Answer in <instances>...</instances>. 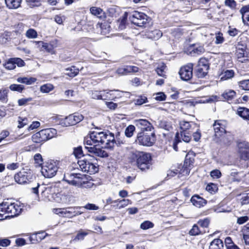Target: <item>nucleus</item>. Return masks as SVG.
Segmentation results:
<instances>
[{
	"mask_svg": "<svg viewBox=\"0 0 249 249\" xmlns=\"http://www.w3.org/2000/svg\"><path fill=\"white\" fill-rule=\"evenodd\" d=\"M116 144L113 133L109 131H93L89 138L84 141L85 148L88 152L100 157H107V153L104 150L95 146L102 145V147L112 149Z\"/></svg>",
	"mask_w": 249,
	"mask_h": 249,
	"instance_id": "f257e3e1",
	"label": "nucleus"
},
{
	"mask_svg": "<svg viewBox=\"0 0 249 249\" xmlns=\"http://www.w3.org/2000/svg\"><path fill=\"white\" fill-rule=\"evenodd\" d=\"M128 158L131 161H136L137 167L142 171H146L152 166L151 154L144 152L133 150L130 151Z\"/></svg>",
	"mask_w": 249,
	"mask_h": 249,
	"instance_id": "f03ea898",
	"label": "nucleus"
},
{
	"mask_svg": "<svg viewBox=\"0 0 249 249\" xmlns=\"http://www.w3.org/2000/svg\"><path fill=\"white\" fill-rule=\"evenodd\" d=\"M77 163L82 171L89 174H93L98 171L97 160L89 154L79 160Z\"/></svg>",
	"mask_w": 249,
	"mask_h": 249,
	"instance_id": "7ed1b4c3",
	"label": "nucleus"
},
{
	"mask_svg": "<svg viewBox=\"0 0 249 249\" xmlns=\"http://www.w3.org/2000/svg\"><path fill=\"white\" fill-rule=\"evenodd\" d=\"M154 131L150 132H139L137 136L136 142L140 145L146 146L153 145L156 142Z\"/></svg>",
	"mask_w": 249,
	"mask_h": 249,
	"instance_id": "20e7f679",
	"label": "nucleus"
},
{
	"mask_svg": "<svg viewBox=\"0 0 249 249\" xmlns=\"http://www.w3.org/2000/svg\"><path fill=\"white\" fill-rule=\"evenodd\" d=\"M132 23L139 27H146L149 23V18L143 13L134 11L129 17Z\"/></svg>",
	"mask_w": 249,
	"mask_h": 249,
	"instance_id": "39448f33",
	"label": "nucleus"
},
{
	"mask_svg": "<svg viewBox=\"0 0 249 249\" xmlns=\"http://www.w3.org/2000/svg\"><path fill=\"white\" fill-rule=\"evenodd\" d=\"M57 163L53 161L46 162L41 167V173L46 178L54 177L58 170Z\"/></svg>",
	"mask_w": 249,
	"mask_h": 249,
	"instance_id": "423d86ee",
	"label": "nucleus"
},
{
	"mask_svg": "<svg viewBox=\"0 0 249 249\" xmlns=\"http://www.w3.org/2000/svg\"><path fill=\"white\" fill-rule=\"evenodd\" d=\"M84 178V176L80 174L68 173L64 174L63 180L72 185L81 187L85 184L83 180Z\"/></svg>",
	"mask_w": 249,
	"mask_h": 249,
	"instance_id": "0eeeda50",
	"label": "nucleus"
},
{
	"mask_svg": "<svg viewBox=\"0 0 249 249\" xmlns=\"http://www.w3.org/2000/svg\"><path fill=\"white\" fill-rule=\"evenodd\" d=\"M209 64L205 58H201L198 61L196 74L198 78H203L208 73Z\"/></svg>",
	"mask_w": 249,
	"mask_h": 249,
	"instance_id": "6e6552de",
	"label": "nucleus"
},
{
	"mask_svg": "<svg viewBox=\"0 0 249 249\" xmlns=\"http://www.w3.org/2000/svg\"><path fill=\"white\" fill-rule=\"evenodd\" d=\"M14 178L17 183L21 184L29 183L35 179L31 173L25 171L19 172L16 174Z\"/></svg>",
	"mask_w": 249,
	"mask_h": 249,
	"instance_id": "1a4fd4ad",
	"label": "nucleus"
},
{
	"mask_svg": "<svg viewBox=\"0 0 249 249\" xmlns=\"http://www.w3.org/2000/svg\"><path fill=\"white\" fill-rule=\"evenodd\" d=\"M193 64L189 63L187 65L182 67L179 71L180 78L184 81H188L193 76Z\"/></svg>",
	"mask_w": 249,
	"mask_h": 249,
	"instance_id": "9d476101",
	"label": "nucleus"
},
{
	"mask_svg": "<svg viewBox=\"0 0 249 249\" xmlns=\"http://www.w3.org/2000/svg\"><path fill=\"white\" fill-rule=\"evenodd\" d=\"M135 125L140 129V132L154 131L152 124L146 119H139L135 121Z\"/></svg>",
	"mask_w": 249,
	"mask_h": 249,
	"instance_id": "9b49d317",
	"label": "nucleus"
},
{
	"mask_svg": "<svg viewBox=\"0 0 249 249\" xmlns=\"http://www.w3.org/2000/svg\"><path fill=\"white\" fill-rule=\"evenodd\" d=\"M5 204V208L7 211V213L9 217H13L18 215L21 209L20 206L17 203H12L9 202H3Z\"/></svg>",
	"mask_w": 249,
	"mask_h": 249,
	"instance_id": "f8f14e48",
	"label": "nucleus"
},
{
	"mask_svg": "<svg viewBox=\"0 0 249 249\" xmlns=\"http://www.w3.org/2000/svg\"><path fill=\"white\" fill-rule=\"evenodd\" d=\"M84 118L83 116L79 113H74L66 117L65 124L68 125H74L80 122Z\"/></svg>",
	"mask_w": 249,
	"mask_h": 249,
	"instance_id": "ddd939ff",
	"label": "nucleus"
},
{
	"mask_svg": "<svg viewBox=\"0 0 249 249\" xmlns=\"http://www.w3.org/2000/svg\"><path fill=\"white\" fill-rule=\"evenodd\" d=\"M226 122L223 120H217L214 122L213 124L215 136L219 137L226 133Z\"/></svg>",
	"mask_w": 249,
	"mask_h": 249,
	"instance_id": "4468645a",
	"label": "nucleus"
},
{
	"mask_svg": "<svg viewBox=\"0 0 249 249\" xmlns=\"http://www.w3.org/2000/svg\"><path fill=\"white\" fill-rule=\"evenodd\" d=\"M195 154L193 151H190L186 155L183 167L184 170L183 172L185 174H188L190 172V169L191 166L193 165L195 161Z\"/></svg>",
	"mask_w": 249,
	"mask_h": 249,
	"instance_id": "2eb2a0df",
	"label": "nucleus"
},
{
	"mask_svg": "<svg viewBox=\"0 0 249 249\" xmlns=\"http://www.w3.org/2000/svg\"><path fill=\"white\" fill-rule=\"evenodd\" d=\"M180 128L181 132H192L195 128L198 126L197 124L193 122H187L181 121L179 123Z\"/></svg>",
	"mask_w": 249,
	"mask_h": 249,
	"instance_id": "dca6fc26",
	"label": "nucleus"
},
{
	"mask_svg": "<svg viewBox=\"0 0 249 249\" xmlns=\"http://www.w3.org/2000/svg\"><path fill=\"white\" fill-rule=\"evenodd\" d=\"M81 207H69L68 208H64V213L63 217L71 218L76 215H80L82 213V212L78 211L79 209Z\"/></svg>",
	"mask_w": 249,
	"mask_h": 249,
	"instance_id": "f3484780",
	"label": "nucleus"
},
{
	"mask_svg": "<svg viewBox=\"0 0 249 249\" xmlns=\"http://www.w3.org/2000/svg\"><path fill=\"white\" fill-rule=\"evenodd\" d=\"M39 132L44 142L53 138L57 133L56 129L54 128L42 129Z\"/></svg>",
	"mask_w": 249,
	"mask_h": 249,
	"instance_id": "a211bd4d",
	"label": "nucleus"
},
{
	"mask_svg": "<svg viewBox=\"0 0 249 249\" xmlns=\"http://www.w3.org/2000/svg\"><path fill=\"white\" fill-rule=\"evenodd\" d=\"M47 235V233L43 231H41L31 234L29 237V240L32 244H36L40 242Z\"/></svg>",
	"mask_w": 249,
	"mask_h": 249,
	"instance_id": "6ab92c4d",
	"label": "nucleus"
},
{
	"mask_svg": "<svg viewBox=\"0 0 249 249\" xmlns=\"http://www.w3.org/2000/svg\"><path fill=\"white\" fill-rule=\"evenodd\" d=\"M191 201L193 205L198 208L203 207L207 203V201L198 195L193 196L191 199Z\"/></svg>",
	"mask_w": 249,
	"mask_h": 249,
	"instance_id": "aec40b11",
	"label": "nucleus"
},
{
	"mask_svg": "<svg viewBox=\"0 0 249 249\" xmlns=\"http://www.w3.org/2000/svg\"><path fill=\"white\" fill-rule=\"evenodd\" d=\"M235 74L234 71L232 70H223L219 76L220 78V80H227L232 78Z\"/></svg>",
	"mask_w": 249,
	"mask_h": 249,
	"instance_id": "412c9836",
	"label": "nucleus"
},
{
	"mask_svg": "<svg viewBox=\"0 0 249 249\" xmlns=\"http://www.w3.org/2000/svg\"><path fill=\"white\" fill-rule=\"evenodd\" d=\"M6 6L10 9H16L20 6L22 0H4Z\"/></svg>",
	"mask_w": 249,
	"mask_h": 249,
	"instance_id": "4be33fe9",
	"label": "nucleus"
},
{
	"mask_svg": "<svg viewBox=\"0 0 249 249\" xmlns=\"http://www.w3.org/2000/svg\"><path fill=\"white\" fill-rule=\"evenodd\" d=\"M236 114L243 119L249 121V109L245 107H239L237 109Z\"/></svg>",
	"mask_w": 249,
	"mask_h": 249,
	"instance_id": "5701e85b",
	"label": "nucleus"
},
{
	"mask_svg": "<svg viewBox=\"0 0 249 249\" xmlns=\"http://www.w3.org/2000/svg\"><path fill=\"white\" fill-rule=\"evenodd\" d=\"M146 36L148 38L158 40L162 36V32L158 29L147 32Z\"/></svg>",
	"mask_w": 249,
	"mask_h": 249,
	"instance_id": "b1692460",
	"label": "nucleus"
},
{
	"mask_svg": "<svg viewBox=\"0 0 249 249\" xmlns=\"http://www.w3.org/2000/svg\"><path fill=\"white\" fill-rule=\"evenodd\" d=\"M209 249H224L223 241L220 239H215L210 245Z\"/></svg>",
	"mask_w": 249,
	"mask_h": 249,
	"instance_id": "393cba45",
	"label": "nucleus"
},
{
	"mask_svg": "<svg viewBox=\"0 0 249 249\" xmlns=\"http://www.w3.org/2000/svg\"><path fill=\"white\" fill-rule=\"evenodd\" d=\"M189 51L191 53L200 54L204 52L205 49L201 46H196L195 44H193L190 46Z\"/></svg>",
	"mask_w": 249,
	"mask_h": 249,
	"instance_id": "a878e982",
	"label": "nucleus"
},
{
	"mask_svg": "<svg viewBox=\"0 0 249 249\" xmlns=\"http://www.w3.org/2000/svg\"><path fill=\"white\" fill-rule=\"evenodd\" d=\"M236 92L231 89L225 91L222 94V97L228 101L231 100L235 96Z\"/></svg>",
	"mask_w": 249,
	"mask_h": 249,
	"instance_id": "bb28decb",
	"label": "nucleus"
},
{
	"mask_svg": "<svg viewBox=\"0 0 249 249\" xmlns=\"http://www.w3.org/2000/svg\"><path fill=\"white\" fill-rule=\"evenodd\" d=\"M18 83L26 84V85H31L34 83L36 79L34 77H19L17 79Z\"/></svg>",
	"mask_w": 249,
	"mask_h": 249,
	"instance_id": "cd10ccee",
	"label": "nucleus"
},
{
	"mask_svg": "<svg viewBox=\"0 0 249 249\" xmlns=\"http://www.w3.org/2000/svg\"><path fill=\"white\" fill-rule=\"evenodd\" d=\"M243 238L246 245L249 246V226L244 227L243 230Z\"/></svg>",
	"mask_w": 249,
	"mask_h": 249,
	"instance_id": "c85d7f7f",
	"label": "nucleus"
},
{
	"mask_svg": "<svg viewBox=\"0 0 249 249\" xmlns=\"http://www.w3.org/2000/svg\"><path fill=\"white\" fill-rule=\"evenodd\" d=\"M5 206V204L3 202L0 204V220L5 219L9 217L8 215H7L8 213Z\"/></svg>",
	"mask_w": 249,
	"mask_h": 249,
	"instance_id": "c756f323",
	"label": "nucleus"
},
{
	"mask_svg": "<svg viewBox=\"0 0 249 249\" xmlns=\"http://www.w3.org/2000/svg\"><path fill=\"white\" fill-rule=\"evenodd\" d=\"M79 72V70L75 67H71L66 69V74L70 77H74Z\"/></svg>",
	"mask_w": 249,
	"mask_h": 249,
	"instance_id": "7c9ffc66",
	"label": "nucleus"
},
{
	"mask_svg": "<svg viewBox=\"0 0 249 249\" xmlns=\"http://www.w3.org/2000/svg\"><path fill=\"white\" fill-rule=\"evenodd\" d=\"M238 152L249 149V143L247 142H239L237 143Z\"/></svg>",
	"mask_w": 249,
	"mask_h": 249,
	"instance_id": "2f4dec72",
	"label": "nucleus"
},
{
	"mask_svg": "<svg viewBox=\"0 0 249 249\" xmlns=\"http://www.w3.org/2000/svg\"><path fill=\"white\" fill-rule=\"evenodd\" d=\"M236 53L238 59L244 58L243 60H239V61L243 62L247 60V59L245 58V57H247V52L246 51H243V49H237V50H236Z\"/></svg>",
	"mask_w": 249,
	"mask_h": 249,
	"instance_id": "473e14b6",
	"label": "nucleus"
},
{
	"mask_svg": "<svg viewBox=\"0 0 249 249\" xmlns=\"http://www.w3.org/2000/svg\"><path fill=\"white\" fill-rule=\"evenodd\" d=\"M190 132H180L179 133L180 140L182 139V140L185 142H189L191 139V137L190 134Z\"/></svg>",
	"mask_w": 249,
	"mask_h": 249,
	"instance_id": "72a5a7b5",
	"label": "nucleus"
},
{
	"mask_svg": "<svg viewBox=\"0 0 249 249\" xmlns=\"http://www.w3.org/2000/svg\"><path fill=\"white\" fill-rule=\"evenodd\" d=\"M89 234L88 231H84L82 230L79 231L74 239L75 241L83 240L85 237Z\"/></svg>",
	"mask_w": 249,
	"mask_h": 249,
	"instance_id": "f704fd0d",
	"label": "nucleus"
},
{
	"mask_svg": "<svg viewBox=\"0 0 249 249\" xmlns=\"http://www.w3.org/2000/svg\"><path fill=\"white\" fill-rule=\"evenodd\" d=\"M35 164L36 167H39L43 164V159L42 156L39 154H36L34 156Z\"/></svg>",
	"mask_w": 249,
	"mask_h": 249,
	"instance_id": "c9c22d12",
	"label": "nucleus"
},
{
	"mask_svg": "<svg viewBox=\"0 0 249 249\" xmlns=\"http://www.w3.org/2000/svg\"><path fill=\"white\" fill-rule=\"evenodd\" d=\"M53 89V86L51 84H44L41 86L40 91L43 93H48Z\"/></svg>",
	"mask_w": 249,
	"mask_h": 249,
	"instance_id": "e433bc0d",
	"label": "nucleus"
},
{
	"mask_svg": "<svg viewBox=\"0 0 249 249\" xmlns=\"http://www.w3.org/2000/svg\"><path fill=\"white\" fill-rule=\"evenodd\" d=\"M166 66L162 64L160 67H158L156 69L157 74L162 77L166 78V74L165 70Z\"/></svg>",
	"mask_w": 249,
	"mask_h": 249,
	"instance_id": "4c0bfd02",
	"label": "nucleus"
},
{
	"mask_svg": "<svg viewBox=\"0 0 249 249\" xmlns=\"http://www.w3.org/2000/svg\"><path fill=\"white\" fill-rule=\"evenodd\" d=\"M32 140L33 142L36 143H40L44 142V140L42 138V136L39 131L32 136Z\"/></svg>",
	"mask_w": 249,
	"mask_h": 249,
	"instance_id": "58836bf2",
	"label": "nucleus"
},
{
	"mask_svg": "<svg viewBox=\"0 0 249 249\" xmlns=\"http://www.w3.org/2000/svg\"><path fill=\"white\" fill-rule=\"evenodd\" d=\"M241 160H249V149L247 150L238 152Z\"/></svg>",
	"mask_w": 249,
	"mask_h": 249,
	"instance_id": "ea45409f",
	"label": "nucleus"
},
{
	"mask_svg": "<svg viewBox=\"0 0 249 249\" xmlns=\"http://www.w3.org/2000/svg\"><path fill=\"white\" fill-rule=\"evenodd\" d=\"M9 89L12 91H16L21 92L24 89V86L21 85L12 84L10 86Z\"/></svg>",
	"mask_w": 249,
	"mask_h": 249,
	"instance_id": "a19ab883",
	"label": "nucleus"
},
{
	"mask_svg": "<svg viewBox=\"0 0 249 249\" xmlns=\"http://www.w3.org/2000/svg\"><path fill=\"white\" fill-rule=\"evenodd\" d=\"M135 130V127L133 125H128L125 129V134L127 137H131Z\"/></svg>",
	"mask_w": 249,
	"mask_h": 249,
	"instance_id": "79ce46f5",
	"label": "nucleus"
},
{
	"mask_svg": "<svg viewBox=\"0 0 249 249\" xmlns=\"http://www.w3.org/2000/svg\"><path fill=\"white\" fill-rule=\"evenodd\" d=\"M90 13L98 17H101V14L103 12V10L100 8L96 7H92L90 9Z\"/></svg>",
	"mask_w": 249,
	"mask_h": 249,
	"instance_id": "37998d69",
	"label": "nucleus"
},
{
	"mask_svg": "<svg viewBox=\"0 0 249 249\" xmlns=\"http://www.w3.org/2000/svg\"><path fill=\"white\" fill-rule=\"evenodd\" d=\"M206 190L211 194L214 193L218 190L217 186L214 183H210L206 187Z\"/></svg>",
	"mask_w": 249,
	"mask_h": 249,
	"instance_id": "c03bdc74",
	"label": "nucleus"
},
{
	"mask_svg": "<svg viewBox=\"0 0 249 249\" xmlns=\"http://www.w3.org/2000/svg\"><path fill=\"white\" fill-rule=\"evenodd\" d=\"M4 66L6 69L9 70H13L16 68V65L13 58L9 59Z\"/></svg>",
	"mask_w": 249,
	"mask_h": 249,
	"instance_id": "a18cd8bd",
	"label": "nucleus"
},
{
	"mask_svg": "<svg viewBox=\"0 0 249 249\" xmlns=\"http://www.w3.org/2000/svg\"><path fill=\"white\" fill-rule=\"evenodd\" d=\"M29 121L27 118H22L21 117H19L18 118V127L21 128L24 126L28 124Z\"/></svg>",
	"mask_w": 249,
	"mask_h": 249,
	"instance_id": "49530a36",
	"label": "nucleus"
},
{
	"mask_svg": "<svg viewBox=\"0 0 249 249\" xmlns=\"http://www.w3.org/2000/svg\"><path fill=\"white\" fill-rule=\"evenodd\" d=\"M26 36L29 38H35L37 37V34L34 29H30L27 31Z\"/></svg>",
	"mask_w": 249,
	"mask_h": 249,
	"instance_id": "de8ad7c7",
	"label": "nucleus"
},
{
	"mask_svg": "<svg viewBox=\"0 0 249 249\" xmlns=\"http://www.w3.org/2000/svg\"><path fill=\"white\" fill-rule=\"evenodd\" d=\"M154 227V224L149 221H145L142 222L140 226V227L142 230H147L152 228Z\"/></svg>",
	"mask_w": 249,
	"mask_h": 249,
	"instance_id": "09e8293b",
	"label": "nucleus"
},
{
	"mask_svg": "<svg viewBox=\"0 0 249 249\" xmlns=\"http://www.w3.org/2000/svg\"><path fill=\"white\" fill-rule=\"evenodd\" d=\"M132 201L129 199H124L119 201V203L118 204V206L119 209H121L127 206L129 204H131Z\"/></svg>",
	"mask_w": 249,
	"mask_h": 249,
	"instance_id": "8fccbe9b",
	"label": "nucleus"
},
{
	"mask_svg": "<svg viewBox=\"0 0 249 249\" xmlns=\"http://www.w3.org/2000/svg\"><path fill=\"white\" fill-rule=\"evenodd\" d=\"M200 231L199 229L198 226L196 224H195L191 230L189 231V234L192 236H195L198 235L200 233Z\"/></svg>",
	"mask_w": 249,
	"mask_h": 249,
	"instance_id": "3c124183",
	"label": "nucleus"
},
{
	"mask_svg": "<svg viewBox=\"0 0 249 249\" xmlns=\"http://www.w3.org/2000/svg\"><path fill=\"white\" fill-rule=\"evenodd\" d=\"M73 154L76 158H80L83 156V150L81 146L74 148Z\"/></svg>",
	"mask_w": 249,
	"mask_h": 249,
	"instance_id": "603ef678",
	"label": "nucleus"
},
{
	"mask_svg": "<svg viewBox=\"0 0 249 249\" xmlns=\"http://www.w3.org/2000/svg\"><path fill=\"white\" fill-rule=\"evenodd\" d=\"M147 101V98L144 96H141L135 100V104L136 105H142L145 103Z\"/></svg>",
	"mask_w": 249,
	"mask_h": 249,
	"instance_id": "864d4df0",
	"label": "nucleus"
},
{
	"mask_svg": "<svg viewBox=\"0 0 249 249\" xmlns=\"http://www.w3.org/2000/svg\"><path fill=\"white\" fill-rule=\"evenodd\" d=\"M116 72L120 75H126L129 73L128 66H126L124 68H120L117 69Z\"/></svg>",
	"mask_w": 249,
	"mask_h": 249,
	"instance_id": "5fc2aeb1",
	"label": "nucleus"
},
{
	"mask_svg": "<svg viewBox=\"0 0 249 249\" xmlns=\"http://www.w3.org/2000/svg\"><path fill=\"white\" fill-rule=\"evenodd\" d=\"M224 38L223 36V34L221 33L218 32V33L216 34L215 41V43L216 44H221L224 42Z\"/></svg>",
	"mask_w": 249,
	"mask_h": 249,
	"instance_id": "6e6d98bb",
	"label": "nucleus"
},
{
	"mask_svg": "<svg viewBox=\"0 0 249 249\" xmlns=\"http://www.w3.org/2000/svg\"><path fill=\"white\" fill-rule=\"evenodd\" d=\"M224 3L226 6L232 9H235L236 6V2L234 0H225Z\"/></svg>",
	"mask_w": 249,
	"mask_h": 249,
	"instance_id": "4d7b16f0",
	"label": "nucleus"
},
{
	"mask_svg": "<svg viewBox=\"0 0 249 249\" xmlns=\"http://www.w3.org/2000/svg\"><path fill=\"white\" fill-rule=\"evenodd\" d=\"M239 86L243 89L249 90V79L240 81Z\"/></svg>",
	"mask_w": 249,
	"mask_h": 249,
	"instance_id": "13d9d810",
	"label": "nucleus"
},
{
	"mask_svg": "<svg viewBox=\"0 0 249 249\" xmlns=\"http://www.w3.org/2000/svg\"><path fill=\"white\" fill-rule=\"evenodd\" d=\"M39 46H41V49L46 50L48 52H51L52 51V47L47 43H44L42 41L38 42Z\"/></svg>",
	"mask_w": 249,
	"mask_h": 249,
	"instance_id": "bf43d9fd",
	"label": "nucleus"
},
{
	"mask_svg": "<svg viewBox=\"0 0 249 249\" xmlns=\"http://www.w3.org/2000/svg\"><path fill=\"white\" fill-rule=\"evenodd\" d=\"M181 142V141L180 140L179 133L178 132L176 134L175 139L173 143V148L175 151H178V144Z\"/></svg>",
	"mask_w": 249,
	"mask_h": 249,
	"instance_id": "052dcab7",
	"label": "nucleus"
},
{
	"mask_svg": "<svg viewBox=\"0 0 249 249\" xmlns=\"http://www.w3.org/2000/svg\"><path fill=\"white\" fill-rule=\"evenodd\" d=\"M238 173H239L235 170H232L231 171L230 176L232 177L231 179L232 181L240 182L241 181L240 178L236 177Z\"/></svg>",
	"mask_w": 249,
	"mask_h": 249,
	"instance_id": "680f3d73",
	"label": "nucleus"
},
{
	"mask_svg": "<svg viewBox=\"0 0 249 249\" xmlns=\"http://www.w3.org/2000/svg\"><path fill=\"white\" fill-rule=\"evenodd\" d=\"M239 33V31L235 28H232L229 26V30L228 31V34L231 36H237Z\"/></svg>",
	"mask_w": 249,
	"mask_h": 249,
	"instance_id": "e2e57ef3",
	"label": "nucleus"
},
{
	"mask_svg": "<svg viewBox=\"0 0 249 249\" xmlns=\"http://www.w3.org/2000/svg\"><path fill=\"white\" fill-rule=\"evenodd\" d=\"M26 2L31 7L39 6L41 4L39 0H26Z\"/></svg>",
	"mask_w": 249,
	"mask_h": 249,
	"instance_id": "0e129e2a",
	"label": "nucleus"
},
{
	"mask_svg": "<svg viewBox=\"0 0 249 249\" xmlns=\"http://www.w3.org/2000/svg\"><path fill=\"white\" fill-rule=\"evenodd\" d=\"M198 224L203 228L208 227L209 223L210 220L209 218H206L202 220H200L198 221Z\"/></svg>",
	"mask_w": 249,
	"mask_h": 249,
	"instance_id": "69168bd1",
	"label": "nucleus"
},
{
	"mask_svg": "<svg viewBox=\"0 0 249 249\" xmlns=\"http://www.w3.org/2000/svg\"><path fill=\"white\" fill-rule=\"evenodd\" d=\"M241 14H242V18L243 21H245V16L246 13L249 12V4L243 6L240 10Z\"/></svg>",
	"mask_w": 249,
	"mask_h": 249,
	"instance_id": "338daca9",
	"label": "nucleus"
},
{
	"mask_svg": "<svg viewBox=\"0 0 249 249\" xmlns=\"http://www.w3.org/2000/svg\"><path fill=\"white\" fill-rule=\"evenodd\" d=\"M11 241L7 238L0 239V246L6 247L10 245Z\"/></svg>",
	"mask_w": 249,
	"mask_h": 249,
	"instance_id": "774afa93",
	"label": "nucleus"
}]
</instances>
